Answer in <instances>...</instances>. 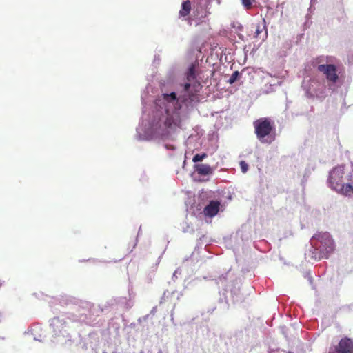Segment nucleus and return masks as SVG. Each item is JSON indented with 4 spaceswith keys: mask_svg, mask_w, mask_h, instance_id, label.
<instances>
[{
    "mask_svg": "<svg viewBox=\"0 0 353 353\" xmlns=\"http://www.w3.org/2000/svg\"><path fill=\"white\" fill-rule=\"evenodd\" d=\"M329 353H353V341L347 337L341 339L339 344Z\"/></svg>",
    "mask_w": 353,
    "mask_h": 353,
    "instance_id": "nucleus-6",
    "label": "nucleus"
},
{
    "mask_svg": "<svg viewBox=\"0 0 353 353\" xmlns=\"http://www.w3.org/2000/svg\"><path fill=\"white\" fill-rule=\"evenodd\" d=\"M313 238L316 239L321 243L319 248L323 252L324 257L327 258L329 254L334 250V242L328 232L319 233Z\"/></svg>",
    "mask_w": 353,
    "mask_h": 353,
    "instance_id": "nucleus-4",
    "label": "nucleus"
},
{
    "mask_svg": "<svg viewBox=\"0 0 353 353\" xmlns=\"http://www.w3.org/2000/svg\"><path fill=\"white\" fill-rule=\"evenodd\" d=\"M239 165H240V168H241V172L243 173L247 172V171L248 170V163L245 161H240Z\"/></svg>",
    "mask_w": 353,
    "mask_h": 353,
    "instance_id": "nucleus-16",
    "label": "nucleus"
},
{
    "mask_svg": "<svg viewBox=\"0 0 353 353\" xmlns=\"http://www.w3.org/2000/svg\"><path fill=\"white\" fill-rule=\"evenodd\" d=\"M173 118L171 116H168L164 121V125L166 128H170L173 124Z\"/></svg>",
    "mask_w": 353,
    "mask_h": 353,
    "instance_id": "nucleus-15",
    "label": "nucleus"
},
{
    "mask_svg": "<svg viewBox=\"0 0 353 353\" xmlns=\"http://www.w3.org/2000/svg\"><path fill=\"white\" fill-rule=\"evenodd\" d=\"M263 23H264V24L265 23V19H263Z\"/></svg>",
    "mask_w": 353,
    "mask_h": 353,
    "instance_id": "nucleus-18",
    "label": "nucleus"
},
{
    "mask_svg": "<svg viewBox=\"0 0 353 353\" xmlns=\"http://www.w3.org/2000/svg\"><path fill=\"white\" fill-rule=\"evenodd\" d=\"M345 179L348 183H343V188L338 189L336 192L345 196H350L353 194V170L345 176Z\"/></svg>",
    "mask_w": 353,
    "mask_h": 353,
    "instance_id": "nucleus-7",
    "label": "nucleus"
},
{
    "mask_svg": "<svg viewBox=\"0 0 353 353\" xmlns=\"http://www.w3.org/2000/svg\"><path fill=\"white\" fill-rule=\"evenodd\" d=\"M261 32H262V29L261 28V26L257 25L256 28V32H255L256 37H258Z\"/></svg>",
    "mask_w": 353,
    "mask_h": 353,
    "instance_id": "nucleus-17",
    "label": "nucleus"
},
{
    "mask_svg": "<svg viewBox=\"0 0 353 353\" xmlns=\"http://www.w3.org/2000/svg\"><path fill=\"white\" fill-rule=\"evenodd\" d=\"M345 171L343 165H338L334 168L330 172L328 182L332 189L337 191L343 188L344 179H345Z\"/></svg>",
    "mask_w": 353,
    "mask_h": 353,
    "instance_id": "nucleus-3",
    "label": "nucleus"
},
{
    "mask_svg": "<svg viewBox=\"0 0 353 353\" xmlns=\"http://www.w3.org/2000/svg\"><path fill=\"white\" fill-rule=\"evenodd\" d=\"M243 73L239 72L238 71H235L232 73V74L230 76L229 79L227 81L229 83L232 84L234 82L239 81L242 77Z\"/></svg>",
    "mask_w": 353,
    "mask_h": 353,
    "instance_id": "nucleus-11",
    "label": "nucleus"
},
{
    "mask_svg": "<svg viewBox=\"0 0 353 353\" xmlns=\"http://www.w3.org/2000/svg\"><path fill=\"white\" fill-rule=\"evenodd\" d=\"M254 127L256 137L261 143H271L274 141V134H272L274 126L269 119L260 118L254 122Z\"/></svg>",
    "mask_w": 353,
    "mask_h": 353,
    "instance_id": "nucleus-2",
    "label": "nucleus"
},
{
    "mask_svg": "<svg viewBox=\"0 0 353 353\" xmlns=\"http://www.w3.org/2000/svg\"><path fill=\"white\" fill-rule=\"evenodd\" d=\"M198 67L199 63L197 61H195L190 65L185 74V78L184 83L182 84L183 88H190V87L193 88L197 87L203 88L204 86L207 88L209 87V85H207L209 79L208 74H207L206 71L198 70Z\"/></svg>",
    "mask_w": 353,
    "mask_h": 353,
    "instance_id": "nucleus-1",
    "label": "nucleus"
},
{
    "mask_svg": "<svg viewBox=\"0 0 353 353\" xmlns=\"http://www.w3.org/2000/svg\"><path fill=\"white\" fill-rule=\"evenodd\" d=\"M317 70L322 72L329 82L335 83L339 79L336 66L333 64L319 65Z\"/></svg>",
    "mask_w": 353,
    "mask_h": 353,
    "instance_id": "nucleus-5",
    "label": "nucleus"
},
{
    "mask_svg": "<svg viewBox=\"0 0 353 353\" xmlns=\"http://www.w3.org/2000/svg\"><path fill=\"white\" fill-rule=\"evenodd\" d=\"M206 157V153L196 154V155L194 156L192 161L193 162H199L202 161Z\"/></svg>",
    "mask_w": 353,
    "mask_h": 353,
    "instance_id": "nucleus-13",
    "label": "nucleus"
},
{
    "mask_svg": "<svg viewBox=\"0 0 353 353\" xmlns=\"http://www.w3.org/2000/svg\"><path fill=\"white\" fill-rule=\"evenodd\" d=\"M163 98L167 101L171 102V101H174L176 99V94L174 92H172L170 94H163Z\"/></svg>",
    "mask_w": 353,
    "mask_h": 353,
    "instance_id": "nucleus-14",
    "label": "nucleus"
},
{
    "mask_svg": "<svg viewBox=\"0 0 353 353\" xmlns=\"http://www.w3.org/2000/svg\"><path fill=\"white\" fill-rule=\"evenodd\" d=\"M192 6L190 0L184 1L181 5V9L179 10V14L180 17H185L188 16L191 11Z\"/></svg>",
    "mask_w": 353,
    "mask_h": 353,
    "instance_id": "nucleus-10",
    "label": "nucleus"
},
{
    "mask_svg": "<svg viewBox=\"0 0 353 353\" xmlns=\"http://www.w3.org/2000/svg\"><path fill=\"white\" fill-rule=\"evenodd\" d=\"M194 168L199 175L206 176L213 172V169L207 164H197L195 165Z\"/></svg>",
    "mask_w": 353,
    "mask_h": 353,
    "instance_id": "nucleus-9",
    "label": "nucleus"
},
{
    "mask_svg": "<svg viewBox=\"0 0 353 353\" xmlns=\"http://www.w3.org/2000/svg\"><path fill=\"white\" fill-rule=\"evenodd\" d=\"M219 206L220 202L211 201L210 203L204 208L203 213L207 216L213 217L219 212Z\"/></svg>",
    "mask_w": 353,
    "mask_h": 353,
    "instance_id": "nucleus-8",
    "label": "nucleus"
},
{
    "mask_svg": "<svg viewBox=\"0 0 353 353\" xmlns=\"http://www.w3.org/2000/svg\"><path fill=\"white\" fill-rule=\"evenodd\" d=\"M241 3L245 10H250L252 8V4L255 2V0H241Z\"/></svg>",
    "mask_w": 353,
    "mask_h": 353,
    "instance_id": "nucleus-12",
    "label": "nucleus"
}]
</instances>
